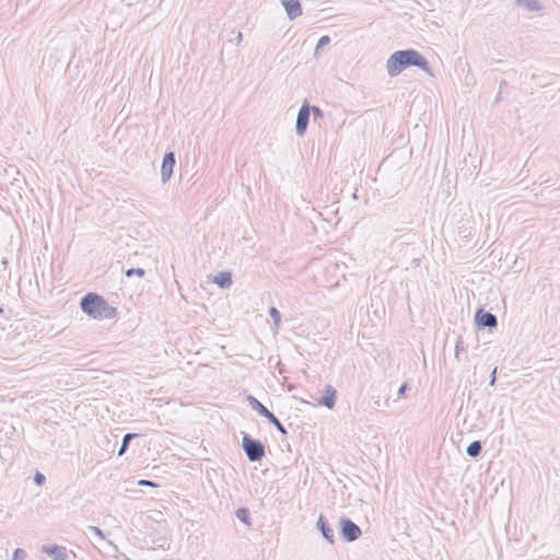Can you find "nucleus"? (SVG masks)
Returning <instances> with one entry per match:
<instances>
[{
	"mask_svg": "<svg viewBox=\"0 0 560 560\" xmlns=\"http://www.w3.org/2000/svg\"><path fill=\"white\" fill-rule=\"evenodd\" d=\"M330 43V37L328 35H323L315 47V55L318 54L319 49H323L325 46H327Z\"/></svg>",
	"mask_w": 560,
	"mask_h": 560,
	"instance_id": "21",
	"label": "nucleus"
},
{
	"mask_svg": "<svg viewBox=\"0 0 560 560\" xmlns=\"http://www.w3.org/2000/svg\"><path fill=\"white\" fill-rule=\"evenodd\" d=\"M317 529L322 533L323 537L329 542H335V533L334 529L329 526L328 521L324 515H319L317 523Z\"/></svg>",
	"mask_w": 560,
	"mask_h": 560,
	"instance_id": "10",
	"label": "nucleus"
},
{
	"mask_svg": "<svg viewBox=\"0 0 560 560\" xmlns=\"http://www.w3.org/2000/svg\"><path fill=\"white\" fill-rule=\"evenodd\" d=\"M26 558V552L24 549L16 548L13 552V559L12 560H24Z\"/></svg>",
	"mask_w": 560,
	"mask_h": 560,
	"instance_id": "25",
	"label": "nucleus"
},
{
	"mask_svg": "<svg viewBox=\"0 0 560 560\" xmlns=\"http://www.w3.org/2000/svg\"><path fill=\"white\" fill-rule=\"evenodd\" d=\"M242 38H243V34L241 32H238L237 37H236L237 43H240L242 40Z\"/></svg>",
	"mask_w": 560,
	"mask_h": 560,
	"instance_id": "32",
	"label": "nucleus"
},
{
	"mask_svg": "<svg viewBox=\"0 0 560 560\" xmlns=\"http://www.w3.org/2000/svg\"><path fill=\"white\" fill-rule=\"evenodd\" d=\"M42 552L48 555L54 560H68V550L63 546L44 545Z\"/></svg>",
	"mask_w": 560,
	"mask_h": 560,
	"instance_id": "9",
	"label": "nucleus"
},
{
	"mask_svg": "<svg viewBox=\"0 0 560 560\" xmlns=\"http://www.w3.org/2000/svg\"><path fill=\"white\" fill-rule=\"evenodd\" d=\"M280 2L284 8L289 20L293 21L302 15L303 10L300 0H280Z\"/></svg>",
	"mask_w": 560,
	"mask_h": 560,
	"instance_id": "8",
	"label": "nucleus"
},
{
	"mask_svg": "<svg viewBox=\"0 0 560 560\" xmlns=\"http://www.w3.org/2000/svg\"><path fill=\"white\" fill-rule=\"evenodd\" d=\"M412 66L432 74L431 67L425 57L415 49L397 50L386 61V70L389 77H397Z\"/></svg>",
	"mask_w": 560,
	"mask_h": 560,
	"instance_id": "1",
	"label": "nucleus"
},
{
	"mask_svg": "<svg viewBox=\"0 0 560 560\" xmlns=\"http://www.w3.org/2000/svg\"><path fill=\"white\" fill-rule=\"evenodd\" d=\"M518 7L525 8L529 12H537L541 10V5L537 0H515Z\"/></svg>",
	"mask_w": 560,
	"mask_h": 560,
	"instance_id": "14",
	"label": "nucleus"
},
{
	"mask_svg": "<svg viewBox=\"0 0 560 560\" xmlns=\"http://www.w3.org/2000/svg\"><path fill=\"white\" fill-rule=\"evenodd\" d=\"M33 479H34V482H35L37 486H43V485L45 483V481H46V477H45L42 472H39V471H37V472L34 475V478H33Z\"/></svg>",
	"mask_w": 560,
	"mask_h": 560,
	"instance_id": "26",
	"label": "nucleus"
},
{
	"mask_svg": "<svg viewBox=\"0 0 560 560\" xmlns=\"http://www.w3.org/2000/svg\"><path fill=\"white\" fill-rule=\"evenodd\" d=\"M247 401L249 406L257 411L261 417L266 418V416L270 415L269 409L262 405L257 398L252 395L247 396Z\"/></svg>",
	"mask_w": 560,
	"mask_h": 560,
	"instance_id": "13",
	"label": "nucleus"
},
{
	"mask_svg": "<svg viewBox=\"0 0 560 560\" xmlns=\"http://www.w3.org/2000/svg\"><path fill=\"white\" fill-rule=\"evenodd\" d=\"M81 310L94 319H110L116 315V308L110 306L100 294L86 293L80 301Z\"/></svg>",
	"mask_w": 560,
	"mask_h": 560,
	"instance_id": "2",
	"label": "nucleus"
},
{
	"mask_svg": "<svg viewBox=\"0 0 560 560\" xmlns=\"http://www.w3.org/2000/svg\"><path fill=\"white\" fill-rule=\"evenodd\" d=\"M337 390L331 385H326L325 392L318 402L328 409H332L336 405Z\"/></svg>",
	"mask_w": 560,
	"mask_h": 560,
	"instance_id": "11",
	"label": "nucleus"
},
{
	"mask_svg": "<svg viewBox=\"0 0 560 560\" xmlns=\"http://www.w3.org/2000/svg\"><path fill=\"white\" fill-rule=\"evenodd\" d=\"M475 322L479 329L495 328L498 326L497 316L481 307L475 314Z\"/></svg>",
	"mask_w": 560,
	"mask_h": 560,
	"instance_id": "5",
	"label": "nucleus"
},
{
	"mask_svg": "<svg viewBox=\"0 0 560 560\" xmlns=\"http://www.w3.org/2000/svg\"><path fill=\"white\" fill-rule=\"evenodd\" d=\"M465 351L464 341L462 337H458L455 345V358L459 359V354Z\"/></svg>",
	"mask_w": 560,
	"mask_h": 560,
	"instance_id": "23",
	"label": "nucleus"
},
{
	"mask_svg": "<svg viewBox=\"0 0 560 560\" xmlns=\"http://www.w3.org/2000/svg\"><path fill=\"white\" fill-rule=\"evenodd\" d=\"M242 448L247 457V459L252 463L259 462L265 457V445L260 440L252 438L247 433H243L242 438Z\"/></svg>",
	"mask_w": 560,
	"mask_h": 560,
	"instance_id": "3",
	"label": "nucleus"
},
{
	"mask_svg": "<svg viewBox=\"0 0 560 560\" xmlns=\"http://www.w3.org/2000/svg\"><path fill=\"white\" fill-rule=\"evenodd\" d=\"M307 108H308V114L310 115L313 114L314 120L322 119L324 117V113L318 106L310 105L307 103Z\"/></svg>",
	"mask_w": 560,
	"mask_h": 560,
	"instance_id": "19",
	"label": "nucleus"
},
{
	"mask_svg": "<svg viewBox=\"0 0 560 560\" xmlns=\"http://www.w3.org/2000/svg\"><path fill=\"white\" fill-rule=\"evenodd\" d=\"M138 483L140 486H155L154 482L150 480H140Z\"/></svg>",
	"mask_w": 560,
	"mask_h": 560,
	"instance_id": "29",
	"label": "nucleus"
},
{
	"mask_svg": "<svg viewBox=\"0 0 560 560\" xmlns=\"http://www.w3.org/2000/svg\"><path fill=\"white\" fill-rule=\"evenodd\" d=\"M269 316L272 318L275 326L279 327V325L281 323V314H280L279 310L275 306H271L269 308Z\"/></svg>",
	"mask_w": 560,
	"mask_h": 560,
	"instance_id": "20",
	"label": "nucleus"
},
{
	"mask_svg": "<svg viewBox=\"0 0 560 560\" xmlns=\"http://www.w3.org/2000/svg\"><path fill=\"white\" fill-rule=\"evenodd\" d=\"M3 314V308L0 306V315Z\"/></svg>",
	"mask_w": 560,
	"mask_h": 560,
	"instance_id": "34",
	"label": "nucleus"
},
{
	"mask_svg": "<svg viewBox=\"0 0 560 560\" xmlns=\"http://www.w3.org/2000/svg\"><path fill=\"white\" fill-rule=\"evenodd\" d=\"M235 516L244 524L249 525L250 524V514L249 510L246 508H240L235 512Z\"/></svg>",
	"mask_w": 560,
	"mask_h": 560,
	"instance_id": "18",
	"label": "nucleus"
},
{
	"mask_svg": "<svg viewBox=\"0 0 560 560\" xmlns=\"http://www.w3.org/2000/svg\"><path fill=\"white\" fill-rule=\"evenodd\" d=\"M310 114L307 108V103L305 102L299 109L295 122V132L299 136H303L308 126Z\"/></svg>",
	"mask_w": 560,
	"mask_h": 560,
	"instance_id": "7",
	"label": "nucleus"
},
{
	"mask_svg": "<svg viewBox=\"0 0 560 560\" xmlns=\"http://www.w3.org/2000/svg\"><path fill=\"white\" fill-rule=\"evenodd\" d=\"M506 85V81L505 80H502L501 83H500V90L502 91V88Z\"/></svg>",
	"mask_w": 560,
	"mask_h": 560,
	"instance_id": "33",
	"label": "nucleus"
},
{
	"mask_svg": "<svg viewBox=\"0 0 560 560\" xmlns=\"http://www.w3.org/2000/svg\"><path fill=\"white\" fill-rule=\"evenodd\" d=\"M420 262H421L420 258H413L411 264L413 267H418L420 265Z\"/></svg>",
	"mask_w": 560,
	"mask_h": 560,
	"instance_id": "30",
	"label": "nucleus"
},
{
	"mask_svg": "<svg viewBox=\"0 0 560 560\" xmlns=\"http://www.w3.org/2000/svg\"><path fill=\"white\" fill-rule=\"evenodd\" d=\"M408 389V383H404L398 389V397H402Z\"/></svg>",
	"mask_w": 560,
	"mask_h": 560,
	"instance_id": "28",
	"label": "nucleus"
},
{
	"mask_svg": "<svg viewBox=\"0 0 560 560\" xmlns=\"http://www.w3.org/2000/svg\"><path fill=\"white\" fill-rule=\"evenodd\" d=\"M339 534L345 541L352 542L359 539L362 535V530L360 526L349 517H341L339 521Z\"/></svg>",
	"mask_w": 560,
	"mask_h": 560,
	"instance_id": "4",
	"label": "nucleus"
},
{
	"mask_svg": "<svg viewBox=\"0 0 560 560\" xmlns=\"http://www.w3.org/2000/svg\"><path fill=\"white\" fill-rule=\"evenodd\" d=\"M266 419L276 427V429L283 435H285L287 429L284 425L279 421V419L270 411V415L266 416Z\"/></svg>",
	"mask_w": 560,
	"mask_h": 560,
	"instance_id": "17",
	"label": "nucleus"
},
{
	"mask_svg": "<svg viewBox=\"0 0 560 560\" xmlns=\"http://www.w3.org/2000/svg\"><path fill=\"white\" fill-rule=\"evenodd\" d=\"M88 530H89L91 534H93V535H95L96 537H98L101 540L105 539L104 533L102 532V529H101V528H98V527H96V526H92V525H91V526H89V527H88Z\"/></svg>",
	"mask_w": 560,
	"mask_h": 560,
	"instance_id": "24",
	"label": "nucleus"
},
{
	"mask_svg": "<svg viewBox=\"0 0 560 560\" xmlns=\"http://www.w3.org/2000/svg\"><path fill=\"white\" fill-rule=\"evenodd\" d=\"M137 435L138 434H136V433H127L124 435L120 447L118 450L119 456L124 455L127 452L130 441L133 440Z\"/></svg>",
	"mask_w": 560,
	"mask_h": 560,
	"instance_id": "16",
	"label": "nucleus"
},
{
	"mask_svg": "<svg viewBox=\"0 0 560 560\" xmlns=\"http://www.w3.org/2000/svg\"><path fill=\"white\" fill-rule=\"evenodd\" d=\"M213 282L218 284L221 289H228L232 285V275L229 271H222L219 272L214 279Z\"/></svg>",
	"mask_w": 560,
	"mask_h": 560,
	"instance_id": "12",
	"label": "nucleus"
},
{
	"mask_svg": "<svg viewBox=\"0 0 560 560\" xmlns=\"http://www.w3.org/2000/svg\"><path fill=\"white\" fill-rule=\"evenodd\" d=\"M495 380H497V368H494L490 374L489 385L493 386L495 384Z\"/></svg>",
	"mask_w": 560,
	"mask_h": 560,
	"instance_id": "27",
	"label": "nucleus"
},
{
	"mask_svg": "<svg viewBox=\"0 0 560 560\" xmlns=\"http://www.w3.org/2000/svg\"><path fill=\"white\" fill-rule=\"evenodd\" d=\"M481 451H482V445H481L480 441L471 442L466 448L467 455L470 457H474V458L478 457L480 455Z\"/></svg>",
	"mask_w": 560,
	"mask_h": 560,
	"instance_id": "15",
	"label": "nucleus"
},
{
	"mask_svg": "<svg viewBox=\"0 0 560 560\" xmlns=\"http://www.w3.org/2000/svg\"><path fill=\"white\" fill-rule=\"evenodd\" d=\"M125 275L128 278L132 276L143 277L145 275V270L143 268H130L125 271Z\"/></svg>",
	"mask_w": 560,
	"mask_h": 560,
	"instance_id": "22",
	"label": "nucleus"
},
{
	"mask_svg": "<svg viewBox=\"0 0 560 560\" xmlns=\"http://www.w3.org/2000/svg\"><path fill=\"white\" fill-rule=\"evenodd\" d=\"M501 101V91L498 93V95L495 96V100L494 102L495 103H499Z\"/></svg>",
	"mask_w": 560,
	"mask_h": 560,
	"instance_id": "31",
	"label": "nucleus"
},
{
	"mask_svg": "<svg viewBox=\"0 0 560 560\" xmlns=\"http://www.w3.org/2000/svg\"><path fill=\"white\" fill-rule=\"evenodd\" d=\"M175 164V153L173 151L166 152L163 156L161 165V180L163 183H166L171 179Z\"/></svg>",
	"mask_w": 560,
	"mask_h": 560,
	"instance_id": "6",
	"label": "nucleus"
}]
</instances>
